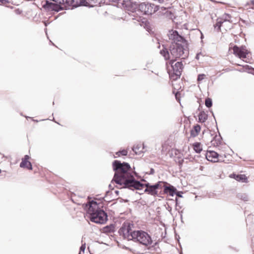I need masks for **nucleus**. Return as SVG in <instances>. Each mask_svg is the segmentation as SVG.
I'll return each mask as SVG.
<instances>
[{
	"label": "nucleus",
	"instance_id": "f257e3e1",
	"mask_svg": "<svg viewBox=\"0 0 254 254\" xmlns=\"http://www.w3.org/2000/svg\"><path fill=\"white\" fill-rule=\"evenodd\" d=\"M113 170L115 172L113 181L120 185L121 188H127L131 190H141L145 188L144 191L148 194L157 195V190L161 188L162 184H164L159 182L157 184L151 185L149 183L143 184L135 180L131 173V168L127 163H121L115 160L113 163Z\"/></svg>",
	"mask_w": 254,
	"mask_h": 254
},
{
	"label": "nucleus",
	"instance_id": "f03ea898",
	"mask_svg": "<svg viewBox=\"0 0 254 254\" xmlns=\"http://www.w3.org/2000/svg\"><path fill=\"white\" fill-rule=\"evenodd\" d=\"M132 226L130 223H124L119 231L120 235L127 240H133L145 246L152 244L151 238L147 233L141 230L133 231Z\"/></svg>",
	"mask_w": 254,
	"mask_h": 254
},
{
	"label": "nucleus",
	"instance_id": "7ed1b4c3",
	"mask_svg": "<svg viewBox=\"0 0 254 254\" xmlns=\"http://www.w3.org/2000/svg\"><path fill=\"white\" fill-rule=\"evenodd\" d=\"M188 53L186 42L184 44L182 43H172L170 46L169 51L167 49H164L160 51V54L166 60L176 61L178 58L181 57H182V59H185L188 56Z\"/></svg>",
	"mask_w": 254,
	"mask_h": 254
},
{
	"label": "nucleus",
	"instance_id": "20e7f679",
	"mask_svg": "<svg viewBox=\"0 0 254 254\" xmlns=\"http://www.w3.org/2000/svg\"><path fill=\"white\" fill-rule=\"evenodd\" d=\"M87 212L90 215V220L96 223L103 224L107 219V214L99 209L97 203L93 200L90 202Z\"/></svg>",
	"mask_w": 254,
	"mask_h": 254
},
{
	"label": "nucleus",
	"instance_id": "39448f33",
	"mask_svg": "<svg viewBox=\"0 0 254 254\" xmlns=\"http://www.w3.org/2000/svg\"><path fill=\"white\" fill-rule=\"evenodd\" d=\"M124 4L126 6H130L131 10H134L138 8V10L144 14L151 15L159 9L158 6L153 3L142 2L138 4L131 0L127 1L124 0Z\"/></svg>",
	"mask_w": 254,
	"mask_h": 254
},
{
	"label": "nucleus",
	"instance_id": "423d86ee",
	"mask_svg": "<svg viewBox=\"0 0 254 254\" xmlns=\"http://www.w3.org/2000/svg\"><path fill=\"white\" fill-rule=\"evenodd\" d=\"M168 36L172 43H182L184 44L186 42L184 38L180 35L176 30H170L168 33Z\"/></svg>",
	"mask_w": 254,
	"mask_h": 254
},
{
	"label": "nucleus",
	"instance_id": "0eeeda50",
	"mask_svg": "<svg viewBox=\"0 0 254 254\" xmlns=\"http://www.w3.org/2000/svg\"><path fill=\"white\" fill-rule=\"evenodd\" d=\"M169 60V64L171 65L174 73L176 75L177 78L180 77L183 68L182 63L178 62L174 64L176 61H173V60Z\"/></svg>",
	"mask_w": 254,
	"mask_h": 254
},
{
	"label": "nucleus",
	"instance_id": "6e6552de",
	"mask_svg": "<svg viewBox=\"0 0 254 254\" xmlns=\"http://www.w3.org/2000/svg\"><path fill=\"white\" fill-rule=\"evenodd\" d=\"M61 4H62V3H58L57 2L54 3L46 0L45 3L43 5V7L44 8L48 10L58 12L63 9Z\"/></svg>",
	"mask_w": 254,
	"mask_h": 254
},
{
	"label": "nucleus",
	"instance_id": "1a4fd4ad",
	"mask_svg": "<svg viewBox=\"0 0 254 254\" xmlns=\"http://www.w3.org/2000/svg\"><path fill=\"white\" fill-rule=\"evenodd\" d=\"M233 53L237 57L239 58H246L248 54L247 50L243 47H238L235 46L233 48Z\"/></svg>",
	"mask_w": 254,
	"mask_h": 254
},
{
	"label": "nucleus",
	"instance_id": "9d476101",
	"mask_svg": "<svg viewBox=\"0 0 254 254\" xmlns=\"http://www.w3.org/2000/svg\"><path fill=\"white\" fill-rule=\"evenodd\" d=\"M101 0H79V4L83 6L93 7L99 4Z\"/></svg>",
	"mask_w": 254,
	"mask_h": 254
},
{
	"label": "nucleus",
	"instance_id": "9b49d317",
	"mask_svg": "<svg viewBox=\"0 0 254 254\" xmlns=\"http://www.w3.org/2000/svg\"><path fill=\"white\" fill-rule=\"evenodd\" d=\"M206 158L207 159V160L213 162H216L218 161V154L213 151H207L205 155Z\"/></svg>",
	"mask_w": 254,
	"mask_h": 254
},
{
	"label": "nucleus",
	"instance_id": "f8f14e48",
	"mask_svg": "<svg viewBox=\"0 0 254 254\" xmlns=\"http://www.w3.org/2000/svg\"><path fill=\"white\" fill-rule=\"evenodd\" d=\"M164 192L166 194H169L170 196H173L177 191V189L171 185L163 186Z\"/></svg>",
	"mask_w": 254,
	"mask_h": 254
},
{
	"label": "nucleus",
	"instance_id": "ddd939ff",
	"mask_svg": "<svg viewBox=\"0 0 254 254\" xmlns=\"http://www.w3.org/2000/svg\"><path fill=\"white\" fill-rule=\"evenodd\" d=\"M63 1L62 4H66L68 6H71L76 7L78 6H81V5L79 4V0L78 1L76 0V1L74 0H63Z\"/></svg>",
	"mask_w": 254,
	"mask_h": 254
},
{
	"label": "nucleus",
	"instance_id": "4468645a",
	"mask_svg": "<svg viewBox=\"0 0 254 254\" xmlns=\"http://www.w3.org/2000/svg\"><path fill=\"white\" fill-rule=\"evenodd\" d=\"M231 18V16L228 14H225L223 15L222 18L218 19L216 23V25L219 28L222 25V24L227 21H229V19Z\"/></svg>",
	"mask_w": 254,
	"mask_h": 254
},
{
	"label": "nucleus",
	"instance_id": "2eb2a0df",
	"mask_svg": "<svg viewBox=\"0 0 254 254\" xmlns=\"http://www.w3.org/2000/svg\"><path fill=\"white\" fill-rule=\"evenodd\" d=\"M143 149L144 147H142V145L141 144L135 145L132 148V150L134 152V153L138 155L140 154L143 152Z\"/></svg>",
	"mask_w": 254,
	"mask_h": 254
},
{
	"label": "nucleus",
	"instance_id": "dca6fc26",
	"mask_svg": "<svg viewBox=\"0 0 254 254\" xmlns=\"http://www.w3.org/2000/svg\"><path fill=\"white\" fill-rule=\"evenodd\" d=\"M201 127L199 125L194 126L190 131V135L192 137L196 136L200 131Z\"/></svg>",
	"mask_w": 254,
	"mask_h": 254
},
{
	"label": "nucleus",
	"instance_id": "f3484780",
	"mask_svg": "<svg viewBox=\"0 0 254 254\" xmlns=\"http://www.w3.org/2000/svg\"><path fill=\"white\" fill-rule=\"evenodd\" d=\"M20 167L21 168H26L29 170L32 169V166L31 162L24 159L22 160V161L20 164Z\"/></svg>",
	"mask_w": 254,
	"mask_h": 254
},
{
	"label": "nucleus",
	"instance_id": "a211bd4d",
	"mask_svg": "<svg viewBox=\"0 0 254 254\" xmlns=\"http://www.w3.org/2000/svg\"><path fill=\"white\" fill-rule=\"evenodd\" d=\"M234 178L238 181L242 182H246L247 181V178L245 175H234Z\"/></svg>",
	"mask_w": 254,
	"mask_h": 254
},
{
	"label": "nucleus",
	"instance_id": "6ab92c4d",
	"mask_svg": "<svg viewBox=\"0 0 254 254\" xmlns=\"http://www.w3.org/2000/svg\"><path fill=\"white\" fill-rule=\"evenodd\" d=\"M207 119V115L204 112H200L198 115V120L201 123H204Z\"/></svg>",
	"mask_w": 254,
	"mask_h": 254
},
{
	"label": "nucleus",
	"instance_id": "aec40b11",
	"mask_svg": "<svg viewBox=\"0 0 254 254\" xmlns=\"http://www.w3.org/2000/svg\"><path fill=\"white\" fill-rule=\"evenodd\" d=\"M193 149L197 153H199L202 150L201 144L199 142H195L193 144Z\"/></svg>",
	"mask_w": 254,
	"mask_h": 254
},
{
	"label": "nucleus",
	"instance_id": "412c9836",
	"mask_svg": "<svg viewBox=\"0 0 254 254\" xmlns=\"http://www.w3.org/2000/svg\"><path fill=\"white\" fill-rule=\"evenodd\" d=\"M237 197L244 201H247L249 200V196L245 193H239L238 194Z\"/></svg>",
	"mask_w": 254,
	"mask_h": 254
},
{
	"label": "nucleus",
	"instance_id": "4be33fe9",
	"mask_svg": "<svg viewBox=\"0 0 254 254\" xmlns=\"http://www.w3.org/2000/svg\"><path fill=\"white\" fill-rule=\"evenodd\" d=\"M205 104L207 107L209 108V107H211L212 105V102L211 99L209 98H206L205 100Z\"/></svg>",
	"mask_w": 254,
	"mask_h": 254
},
{
	"label": "nucleus",
	"instance_id": "5701e85b",
	"mask_svg": "<svg viewBox=\"0 0 254 254\" xmlns=\"http://www.w3.org/2000/svg\"><path fill=\"white\" fill-rule=\"evenodd\" d=\"M205 75L204 74H199L197 76V81L200 82L205 77Z\"/></svg>",
	"mask_w": 254,
	"mask_h": 254
},
{
	"label": "nucleus",
	"instance_id": "b1692460",
	"mask_svg": "<svg viewBox=\"0 0 254 254\" xmlns=\"http://www.w3.org/2000/svg\"><path fill=\"white\" fill-rule=\"evenodd\" d=\"M117 154H121L122 155L126 156L127 154V150H123L117 152Z\"/></svg>",
	"mask_w": 254,
	"mask_h": 254
},
{
	"label": "nucleus",
	"instance_id": "393cba45",
	"mask_svg": "<svg viewBox=\"0 0 254 254\" xmlns=\"http://www.w3.org/2000/svg\"><path fill=\"white\" fill-rule=\"evenodd\" d=\"M85 244L84 243V244H82L80 248V252L82 251L84 252L85 249Z\"/></svg>",
	"mask_w": 254,
	"mask_h": 254
},
{
	"label": "nucleus",
	"instance_id": "a878e982",
	"mask_svg": "<svg viewBox=\"0 0 254 254\" xmlns=\"http://www.w3.org/2000/svg\"><path fill=\"white\" fill-rule=\"evenodd\" d=\"M0 2L2 4H5L9 2L8 0H0Z\"/></svg>",
	"mask_w": 254,
	"mask_h": 254
},
{
	"label": "nucleus",
	"instance_id": "bb28decb",
	"mask_svg": "<svg viewBox=\"0 0 254 254\" xmlns=\"http://www.w3.org/2000/svg\"><path fill=\"white\" fill-rule=\"evenodd\" d=\"M200 55H201V53H197V55H196L195 59L198 60L199 59V57Z\"/></svg>",
	"mask_w": 254,
	"mask_h": 254
},
{
	"label": "nucleus",
	"instance_id": "cd10ccee",
	"mask_svg": "<svg viewBox=\"0 0 254 254\" xmlns=\"http://www.w3.org/2000/svg\"><path fill=\"white\" fill-rule=\"evenodd\" d=\"M29 158H30L29 156L28 155H26L24 156V158H23L22 159L28 161V159H29Z\"/></svg>",
	"mask_w": 254,
	"mask_h": 254
},
{
	"label": "nucleus",
	"instance_id": "c85d7f7f",
	"mask_svg": "<svg viewBox=\"0 0 254 254\" xmlns=\"http://www.w3.org/2000/svg\"><path fill=\"white\" fill-rule=\"evenodd\" d=\"M176 195L179 196V197H182V195L180 194V192H176Z\"/></svg>",
	"mask_w": 254,
	"mask_h": 254
},
{
	"label": "nucleus",
	"instance_id": "c756f323",
	"mask_svg": "<svg viewBox=\"0 0 254 254\" xmlns=\"http://www.w3.org/2000/svg\"><path fill=\"white\" fill-rule=\"evenodd\" d=\"M158 1L160 2V3H162L163 1H164V0H158Z\"/></svg>",
	"mask_w": 254,
	"mask_h": 254
},
{
	"label": "nucleus",
	"instance_id": "7c9ffc66",
	"mask_svg": "<svg viewBox=\"0 0 254 254\" xmlns=\"http://www.w3.org/2000/svg\"><path fill=\"white\" fill-rule=\"evenodd\" d=\"M251 3H252V4L254 5V0H252L251 1Z\"/></svg>",
	"mask_w": 254,
	"mask_h": 254
},
{
	"label": "nucleus",
	"instance_id": "2f4dec72",
	"mask_svg": "<svg viewBox=\"0 0 254 254\" xmlns=\"http://www.w3.org/2000/svg\"><path fill=\"white\" fill-rule=\"evenodd\" d=\"M178 93L177 92V93L176 94V95H175V96H176V99H177V98H178Z\"/></svg>",
	"mask_w": 254,
	"mask_h": 254
},
{
	"label": "nucleus",
	"instance_id": "473e14b6",
	"mask_svg": "<svg viewBox=\"0 0 254 254\" xmlns=\"http://www.w3.org/2000/svg\"><path fill=\"white\" fill-rule=\"evenodd\" d=\"M116 155H117L118 156H120L121 154H117V153H116Z\"/></svg>",
	"mask_w": 254,
	"mask_h": 254
},
{
	"label": "nucleus",
	"instance_id": "72a5a7b5",
	"mask_svg": "<svg viewBox=\"0 0 254 254\" xmlns=\"http://www.w3.org/2000/svg\"><path fill=\"white\" fill-rule=\"evenodd\" d=\"M1 173V170L0 169V173Z\"/></svg>",
	"mask_w": 254,
	"mask_h": 254
}]
</instances>
